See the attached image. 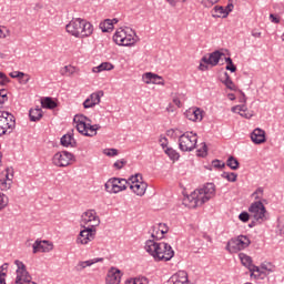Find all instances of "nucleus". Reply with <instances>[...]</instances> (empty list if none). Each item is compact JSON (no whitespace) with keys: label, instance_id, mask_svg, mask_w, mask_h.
<instances>
[{"label":"nucleus","instance_id":"f257e3e1","mask_svg":"<svg viewBox=\"0 0 284 284\" xmlns=\"http://www.w3.org/2000/svg\"><path fill=\"white\" fill-rule=\"evenodd\" d=\"M215 196V185L207 183L203 189L193 191L183 199V205L190 210H195Z\"/></svg>","mask_w":284,"mask_h":284},{"label":"nucleus","instance_id":"f03ea898","mask_svg":"<svg viewBox=\"0 0 284 284\" xmlns=\"http://www.w3.org/2000/svg\"><path fill=\"white\" fill-rule=\"evenodd\" d=\"M145 252L154 258L155 262H169L175 255V252L171 244L165 242H156L154 240H148L144 246Z\"/></svg>","mask_w":284,"mask_h":284},{"label":"nucleus","instance_id":"7ed1b4c3","mask_svg":"<svg viewBox=\"0 0 284 284\" xmlns=\"http://www.w3.org/2000/svg\"><path fill=\"white\" fill-rule=\"evenodd\" d=\"M65 30L74 39H88L93 33V26L88 20L78 18L71 20Z\"/></svg>","mask_w":284,"mask_h":284},{"label":"nucleus","instance_id":"20e7f679","mask_svg":"<svg viewBox=\"0 0 284 284\" xmlns=\"http://www.w3.org/2000/svg\"><path fill=\"white\" fill-rule=\"evenodd\" d=\"M73 122L79 133L88 138L97 136L98 131L101 129L100 124L92 125V121L83 114H75Z\"/></svg>","mask_w":284,"mask_h":284},{"label":"nucleus","instance_id":"39448f33","mask_svg":"<svg viewBox=\"0 0 284 284\" xmlns=\"http://www.w3.org/2000/svg\"><path fill=\"white\" fill-rule=\"evenodd\" d=\"M112 39L119 47H134L139 41L136 32L130 28L118 29Z\"/></svg>","mask_w":284,"mask_h":284},{"label":"nucleus","instance_id":"423d86ee","mask_svg":"<svg viewBox=\"0 0 284 284\" xmlns=\"http://www.w3.org/2000/svg\"><path fill=\"white\" fill-rule=\"evenodd\" d=\"M101 224V219L97 211L88 210L81 214L80 229L98 230Z\"/></svg>","mask_w":284,"mask_h":284},{"label":"nucleus","instance_id":"0eeeda50","mask_svg":"<svg viewBox=\"0 0 284 284\" xmlns=\"http://www.w3.org/2000/svg\"><path fill=\"white\" fill-rule=\"evenodd\" d=\"M199 141L197 133L186 132L179 138V148L182 152H192L196 149Z\"/></svg>","mask_w":284,"mask_h":284},{"label":"nucleus","instance_id":"6e6552de","mask_svg":"<svg viewBox=\"0 0 284 284\" xmlns=\"http://www.w3.org/2000/svg\"><path fill=\"white\" fill-rule=\"evenodd\" d=\"M251 244V240L247 235H237L232 239L229 243H226V251L231 254H236L244 248H247Z\"/></svg>","mask_w":284,"mask_h":284},{"label":"nucleus","instance_id":"1a4fd4ad","mask_svg":"<svg viewBox=\"0 0 284 284\" xmlns=\"http://www.w3.org/2000/svg\"><path fill=\"white\" fill-rule=\"evenodd\" d=\"M16 128L13 114L7 111H0V136L10 134Z\"/></svg>","mask_w":284,"mask_h":284},{"label":"nucleus","instance_id":"9d476101","mask_svg":"<svg viewBox=\"0 0 284 284\" xmlns=\"http://www.w3.org/2000/svg\"><path fill=\"white\" fill-rule=\"evenodd\" d=\"M14 264L17 265V271L13 284H37V282H32V277L23 262L16 260Z\"/></svg>","mask_w":284,"mask_h":284},{"label":"nucleus","instance_id":"9b49d317","mask_svg":"<svg viewBox=\"0 0 284 284\" xmlns=\"http://www.w3.org/2000/svg\"><path fill=\"white\" fill-rule=\"evenodd\" d=\"M129 185L131 191L136 195V196H144L145 192L148 191V183L143 181V178L140 173H136L135 175H132L129 179Z\"/></svg>","mask_w":284,"mask_h":284},{"label":"nucleus","instance_id":"f8f14e48","mask_svg":"<svg viewBox=\"0 0 284 284\" xmlns=\"http://www.w3.org/2000/svg\"><path fill=\"white\" fill-rule=\"evenodd\" d=\"M51 163L58 168H67L75 163V155L68 151H59L51 159Z\"/></svg>","mask_w":284,"mask_h":284},{"label":"nucleus","instance_id":"ddd939ff","mask_svg":"<svg viewBox=\"0 0 284 284\" xmlns=\"http://www.w3.org/2000/svg\"><path fill=\"white\" fill-rule=\"evenodd\" d=\"M250 217L260 223L267 221V211L263 202H253L248 206Z\"/></svg>","mask_w":284,"mask_h":284},{"label":"nucleus","instance_id":"4468645a","mask_svg":"<svg viewBox=\"0 0 284 284\" xmlns=\"http://www.w3.org/2000/svg\"><path fill=\"white\" fill-rule=\"evenodd\" d=\"M98 235V229L81 227L79 235L75 236V244L85 246L91 244Z\"/></svg>","mask_w":284,"mask_h":284},{"label":"nucleus","instance_id":"2eb2a0df","mask_svg":"<svg viewBox=\"0 0 284 284\" xmlns=\"http://www.w3.org/2000/svg\"><path fill=\"white\" fill-rule=\"evenodd\" d=\"M129 180L112 178L105 183V191L110 194H118L128 189Z\"/></svg>","mask_w":284,"mask_h":284},{"label":"nucleus","instance_id":"dca6fc26","mask_svg":"<svg viewBox=\"0 0 284 284\" xmlns=\"http://www.w3.org/2000/svg\"><path fill=\"white\" fill-rule=\"evenodd\" d=\"M14 170L12 168H7L0 173V191L7 192L11 190L13 185Z\"/></svg>","mask_w":284,"mask_h":284},{"label":"nucleus","instance_id":"f3484780","mask_svg":"<svg viewBox=\"0 0 284 284\" xmlns=\"http://www.w3.org/2000/svg\"><path fill=\"white\" fill-rule=\"evenodd\" d=\"M103 95L104 93L102 90L89 94V97L82 103L83 108L92 109L97 105H100Z\"/></svg>","mask_w":284,"mask_h":284},{"label":"nucleus","instance_id":"a211bd4d","mask_svg":"<svg viewBox=\"0 0 284 284\" xmlns=\"http://www.w3.org/2000/svg\"><path fill=\"white\" fill-rule=\"evenodd\" d=\"M142 82L150 85V84H154V85H161L164 87L165 85V79L163 77H160L153 72H146L142 75Z\"/></svg>","mask_w":284,"mask_h":284},{"label":"nucleus","instance_id":"6ab92c4d","mask_svg":"<svg viewBox=\"0 0 284 284\" xmlns=\"http://www.w3.org/2000/svg\"><path fill=\"white\" fill-rule=\"evenodd\" d=\"M32 247H33V254L50 253L53 251L54 245L50 241H36Z\"/></svg>","mask_w":284,"mask_h":284},{"label":"nucleus","instance_id":"aec40b11","mask_svg":"<svg viewBox=\"0 0 284 284\" xmlns=\"http://www.w3.org/2000/svg\"><path fill=\"white\" fill-rule=\"evenodd\" d=\"M123 273L116 267H111L105 277V284H120Z\"/></svg>","mask_w":284,"mask_h":284},{"label":"nucleus","instance_id":"412c9836","mask_svg":"<svg viewBox=\"0 0 284 284\" xmlns=\"http://www.w3.org/2000/svg\"><path fill=\"white\" fill-rule=\"evenodd\" d=\"M168 284H190L187 272L179 271L174 273L168 281Z\"/></svg>","mask_w":284,"mask_h":284},{"label":"nucleus","instance_id":"4be33fe9","mask_svg":"<svg viewBox=\"0 0 284 284\" xmlns=\"http://www.w3.org/2000/svg\"><path fill=\"white\" fill-rule=\"evenodd\" d=\"M185 119L193 122H201L203 120V111L200 108H191L184 112Z\"/></svg>","mask_w":284,"mask_h":284},{"label":"nucleus","instance_id":"5701e85b","mask_svg":"<svg viewBox=\"0 0 284 284\" xmlns=\"http://www.w3.org/2000/svg\"><path fill=\"white\" fill-rule=\"evenodd\" d=\"M168 232H169L168 224H163V223L155 224L151 230V237L155 240H162Z\"/></svg>","mask_w":284,"mask_h":284},{"label":"nucleus","instance_id":"b1692460","mask_svg":"<svg viewBox=\"0 0 284 284\" xmlns=\"http://www.w3.org/2000/svg\"><path fill=\"white\" fill-rule=\"evenodd\" d=\"M231 111L235 114L242 115L243 119H252V116H254V112L250 111L245 104L235 105L231 109Z\"/></svg>","mask_w":284,"mask_h":284},{"label":"nucleus","instance_id":"393cba45","mask_svg":"<svg viewBox=\"0 0 284 284\" xmlns=\"http://www.w3.org/2000/svg\"><path fill=\"white\" fill-rule=\"evenodd\" d=\"M224 53H221L219 51L210 53L209 55L203 57V62L207 63L211 67H216L220 59L223 58Z\"/></svg>","mask_w":284,"mask_h":284},{"label":"nucleus","instance_id":"a878e982","mask_svg":"<svg viewBox=\"0 0 284 284\" xmlns=\"http://www.w3.org/2000/svg\"><path fill=\"white\" fill-rule=\"evenodd\" d=\"M61 77L72 78L75 73H79V69L73 64H67L60 68Z\"/></svg>","mask_w":284,"mask_h":284},{"label":"nucleus","instance_id":"bb28decb","mask_svg":"<svg viewBox=\"0 0 284 284\" xmlns=\"http://www.w3.org/2000/svg\"><path fill=\"white\" fill-rule=\"evenodd\" d=\"M251 141L255 144H262L266 141L265 131L261 129H255L253 133H251Z\"/></svg>","mask_w":284,"mask_h":284},{"label":"nucleus","instance_id":"cd10ccee","mask_svg":"<svg viewBox=\"0 0 284 284\" xmlns=\"http://www.w3.org/2000/svg\"><path fill=\"white\" fill-rule=\"evenodd\" d=\"M60 142H61V145L64 148H75L77 145V141L72 133H67L62 135Z\"/></svg>","mask_w":284,"mask_h":284},{"label":"nucleus","instance_id":"c85d7f7f","mask_svg":"<svg viewBox=\"0 0 284 284\" xmlns=\"http://www.w3.org/2000/svg\"><path fill=\"white\" fill-rule=\"evenodd\" d=\"M118 22H119L118 19H112V20L108 19L101 22L99 27L103 32H112L114 30V26L118 24Z\"/></svg>","mask_w":284,"mask_h":284},{"label":"nucleus","instance_id":"c756f323","mask_svg":"<svg viewBox=\"0 0 284 284\" xmlns=\"http://www.w3.org/2000/svg\"><path fill=\"white\" fill-rule=\"evenodd\" d=\"M113 70L114 64H112L111 62H103L102 64L92 68L93 73L110 72Z\"/></svg>","mask_w":284,"mask_h":284},{"label":"nucleus","instance_id":"7c9ffc66","mask_svg":"<svg viewBox=\"0 0 284 284\" xmlns=\"http://www.w3.org/2000/svg\"><path fill=\"white\" fill-rule=\"evenodd\" d=\"M103 258H93V260H87V261H80L78 263L79 271L85 270L87 267H90L92 265H95L98 263H102Z\"/></svg>","mask_w":284,"mask_h":284},{"label":"nucleus","instance_id":"2f4dec72","mask_svg":"<svg viewBox=\"0 0 284 284\" xmlns=\"http://www.w3.org/2000/svg\"><path fill=\"white\" fill-rule=\"evenodd\" d=\"M221 80L226 89L234 91V92L239 91L236 84L231 80V78L227 73H224L223 77L221 78Z\"/></svg>","mask_w":284,"mask_h":284},{"label":"nucleus","instance_id":"473e14b6","mask_svg":"<svg viewBox=\"0 0 284 284\" xmlns=\"http://www.w3.org/2000/svg\"><path fill=\"white\" fill-rule=\"evenodd\" d=\"M211 14L213 18H227L229 11L224 7L216 6L212 9Z\"/></svg>","mask_w":284,"mask_h":284},{"label":"nucleus","instance_id":"72a5a7b5","mask_svg":"<svg viewBox=\"0 0 284 284\" xmlns=\"http://www.w3.org/2000/svg\"><path fill=\"white\" fill-rule=\"evenodd\" d=\"M30 120L33 122L39 121L43 116V112L40 108L31 109L29 113Z\"/></svg>","mask_w":284,"mask_h":284},{"label":"nucleus","instance_id":"f704fd0d","mask_svg":"<svg viewBox=\"0 0 284 284\" xmlns=\"http://www.w3.org/2000/svg\"><path fill=\"white\" fill-rule=\"evenodd\" d=\"M41 105L44 109L53 110L57 106V102L52 98H43L41 100Z\"/></svg>","mask_w":284,"mask_h":284},{"label":"nucleus","instance_id":"c9c22d12","mask_svg":"<svg viewBox=\"0 0 284 284\" xmlns=\"http://www.w3.org/2000/svg\"><path fill=\"white\" fill-rule=\"evenodd\" d=\"M125 284H150V281L148 277L141 276V277L130 278L125 282Z\"/></svg>","mask_w":284,"mask_h":284},{"label":"nucleus","instance_id":"e433bc0d","mask_svg":"<svg viewBox=\"0 0 284 284\" xmlns=\"http://www.w3.org/2000/svg\"><path fill=\"white\" fill-rule=\"evenodd\" d=\"M164 152L173 162L179 161L180 154L173 148H166Z\"/></svg>","mask_w":284,"mask_h":284},{"label":"nucleus","instance_id":"4c0bfd02","mask_svg":"<svg viewBox=\"0 0 284 284\" xmlns=\"http://www.w3.org/2000/svg\"><path fill=\"white\" fill-rule=\"evenodd\" d=\"M9 203L10 199L4 193L0 192V212L6 210Z\"/></svg>","mask_w":284,"mask_h":284},{"label":"nucleus","instance_id":"58836bf2","mask_svg":"<svg viewBox=\"0 0 284 284\" xmlns=\"http://www.w3.org/2000/svg\"><path fill=\"white\" fill-rule=\"evenodd\" d=\"M11 38V30L8 29L6 26H0V40Z\"/></svg>","mask_w":284,"mask_h":284},{"label":"nucleus","instance_id":"ea45409f","mask_svg":"<svg viewBox=\"0 0 284 284\" xmlns=\"http://www.w3.org/2000/svg\"><path fill=\"white\" fill-rule=\"evenodd\" d=\"M222 178L225 179L226 181L231 182V183H235L237 181V174L234 172H224L222 174Z\"/></svg>","mask_w":284,"mask_h":284},{"label":"nucleus","instance_id":"a19ab883","mask_svg":"<svg viewBox=\"0 0 284 284\" xmlns=\"http://www.w3.org/2000/svg\"><path fill=\"white\" fill-rule=\"evenodd\" d=\"M263 196H264L263 187H258L253 194H251V197L256 200V202H262Z\"/></svg>","mask_w":284,"mask_h":284},{"label":"nucleus","instance_id":"79ce46f5","mask_svg":"<svg viewBox=\"0 0 284 284\" xmlns=\"http://www.w3.org/2000/svg\"><path fill=\"white\" fill-rule=\"evenodd\" d=\"M221 0H199L205 9H211L214 4L219 3Z\"/></svg>","mask_w":284,"mask_h":284},{"label":"nucleus","instance_id":"37998d69","mask_svg":"<svg viewBox=\"0 0 284 284\" xmlns=\"http://www.w3.org/2000/svg\"><path fill=\"white\" fill-rule=\"evenodd\" d=\"M226 165L231 168V170L236 171L239 169V161L235 158H230L229 161H226Z\"/></svg>","mask_w":284,"mask_h":284},{"label":"nucleus","instance_id":"c03bdc74","mask_svg":"<svg viewBox=\"0 0 284 284\" xmlns=\"http://www.w3.org/2000/svg\"><path fill=\"white\" fill-rule=\"evenodd\" d=\"M207 154V146L205 143L200 144V148L196 151V155L200 158H205Z\"/></svg>","mask_w":284,"mask_h":284},{"label":"nucleus","instance_id":"a18cd8bd","mask_svg":"<svg viewBox=\"0 0 284 284\" xmlns=\"http://www.w3.org/2000/svg\"><path fill=\"white\" fill-rule=\"evenodd\" d=\"M128 161L125 159L116 160L115 163H113V169L115 170H122L126 165Z\"/></svg>","mask_w":284,"mask_h":284},{"label":"nucleus","instance_id":"49530a36","mask_svg":"<svg viewBox=\"0 0 284 284\" xmlns=\"http://www.w3.org/2000/svg\"><path fill=\"white\" fill-rule=\"evenodd\" d=\"M225 62L227 63L225 67L226 71L236 72V65L234 63H232L231 58H226Z\"/></svg>","mask_w":284,"mask_h":284},{"label":"nucleus","instance_id":"de8ad7c7","mask_svg":"<svg viewBox=\"0 0 284 284\" xmlns=\"http://www.w3.org/2000/svg\"><path fill=\"white\" fill-rule=\"evenodd\" d=\"M240 258H241V262L244 266H250L252 264V260L248 255L241 254Z\"/></svg>","mask_w":284,"mask_h":284},{"label":"nucleus","instance_id":"09e8293b","mask_svg":"<svg viewBox=\"0 0 284 284\" xmlns=\"http://www.w3.org/2000/svg\"><path fill=\"white\" fill-rule=\"evenodd\" d=\"M10 82V78H7V75L3 72H0V87H4Z\"/></svg>","mask_w":284,"mask_h":284},{"label":"nucleus","instance_id":"8fccbe9b","mask_svg":"<svg viewBox=\"0 0 284 284\" xmlns=\"http://www.w3.org/2000/svg\"><path fill=\"white\" fill-rule=\"evenodd\" d=\"M104 154L106 156L113 158V156H116L119 154V150L118 149H105Z\"/></svg>","mask_w":284,"mask_h":284},{"label":"nucleus","instance_id":"3c124183","mask_svg":"<svg viewBox=\"0 0 284 284\" xmlns=\"http://www.w3.org/2000/svg\"><path fill=\"white\" fill-rule=\"evenodd\" d=\"M224 166H225V163L220 160L212 161V168L220 170V169H223Z\"/></svg>","mask_w":284,"mask_h":284},{"label":"nucleus","instance_id":"603ef678","mask_svg":"<svg viewBox=\"0 0 284 284\" xmlns=\"http://www.w3.org/2000/svg\"><path fill=\"white\" fill-rule=\"evenodd\" d=\"M7 94L6 89H0V104H3L8 100Z\"/></svg>","mask_w":284,"mask_h":284},{"label":"nucleus","instance_id":"864d4df0","mask_svg":"<svg viewBox=\"0 0 284 284\" xmlns=\"http://www.w3.org/2000/svg\"><path fill=\"white\" fill-rule=\"evenodd\" d=\"M9 75L11 79H19V78H24L26 73L20 71H12Z\"/></svg>","mask_w":284,"mask_h":284},{"label":"nucleus","instance_id":"5fc2aeb1","mask_svg":"<svg viewBox=\"0 0 284 284\" xmlns=\"http://www.w3.org/2000/svg\"><path fill=\"white\" fill-rule=\"evenodd\" d=\"M250 217H251V213H246V212L241 213L239 216L240 221L244 223L248 222Z\"/></svg>","mask_w":284,"mask_h":284},{"label":"nucleus","instance_id":"6e6d98bb","mask_svg":"<svg viewBox=\"0 0 284 284\" xmlns=\"http://www.w3.org/2000/svg\"><path fill=\"white\" fill-rule=\"evenodd\" d=\"M236 94H237L236 95L237 99H240V103L245 104V102H247V99L245 98V94L241 90H237Z\"/></svg>","mask_w":284,"mask_h":284},{"label":"nucleus","instance_id":"4d7b16f0","mask_svg":"<svg viewBox=\"0 0 284 284\" xmlns=\"http://www.w3.org/2000/svg\"><path fill=\"white\" fill-rule=\"evenodd\" d=\"M159 142H160V145H161V148L165 151L166 149H169V146H168V139L165 138V136H161L160 138V140H159Z\"/></svg>","mask_w":284,"mask_h":284},{"label":"nucleus","instance_id":"13d9d810","mask_svg":"<svg viewBox=\"0 0 284 284\" xmlns=\"http://www.w3.org/2000/svg\"><path fill=\"white\" fill-rule=\"evenodd\" d=\"M251 36H253L254 39H261L262 38V31H258V30L254 29L253 31H251Z\"/></svg>","mask_w":284,"mask_h":284},{"label":"nucleus","instance_id":"bf43d9fd","mask_svg":"<svg viewBox=\"0 0 284 284\" xmlns=\"http://www.w3.org/2000/svg\"><path fill=\"white\" fill-rule=\"evenodd\" d=\"M209 65H210V64L204 63V62H203V59H202V61H200V64H199V70L202 71V72H204V71L207 70V67H209Z\"/></svg>","mask_w":284,"mask_h":284},{"label":"nucleus","instance_id":"052dcab7","mask_svg":"<svg viewBox=\"0 0 284 284\" xmlns=\"http://www.w3.org/2000/svg\"><path fill=\"white\" fill-rule=\"evenodd\" d=\"M270 20L274 24H278L280 23V18L277 16L273 14V13L270 14Z\"/></svg>","mask_w":284,"mask_h":284},{"label":"nucleus","instance_id":"680f3d73","mask_svg":"<svg viewBox=\"0 0 284 284\" xmlns=\"http://www.w3.org/2000/svg\"><path fill=\"white\" fill-rule=\"evenodd\" d=\"M30 81V77L28 74H24L23 78H19V83L27 84Z\"/></svg>","mask_w":284,"mask_h":284},{"label":"nucleus","instance_id":"e2e57ef3","mask_svg":"<svg viewBox=\"0 0 284 284\" xmlns=\"http://www.w3.org/2000/svg\"><path fill=\"white\" fill-rule=\"evenodd\" d=\"M6 276H7V273H0V284H7Z\"/></svg>","mask_w":284,"mask_h":284},{"label":"nucleus","instance_id":"0e129e2a","mask_svg":"<svg viewBox=\"0 0 284 284\" xmlns=\"http://www.w3.org/2000/svg\"><path fill=\"white\" fill-rule=\"evenodd\" d=\"M173 104L178 105L179 108H181L182 105L181 100L179 98H173Z\"/></svg>","mask_w":284,"mask_h":284},{"label":"nucleus","instance_id":"69168bd1","mask_svg":"<svg viewBox=\"0 0 284 284\" xmlns=\"http://www.w3.org/2000/svg\"><path fill=\"white\" fill-rule=\"evenodd\" d=\"M171 7H176L179 0H165Z\"/></svg>","mask_w":284,"mask_h":284},{"label":"nucleus","instance_id":"338daca9","mask_svg":"<svg viewBox=\"0 0 284 284\" xmlns=\"http://www.w3.org/2000/svg\"><path fill=\"white\" fill-rule=\"evenodd\" d=\"M226 97H227L231 101H235L236 98H237V95L234 94V93H229Z\"/></svg>","mask_w":284,"mask_h":284},{"label":"nucleus","instance_id":"774afa93","mask_svg":"<svg viewBox=\"0 0 284 284\" xmlns=\"http://www.w3.org/2000/svg\"><path fill=\"white\" fill-rule=\"evenodd\" d=\"M6 270H7V264L0 267V274H6Z\"/></svg>","mask_w":284,"mask_h":284}]
</instances>
